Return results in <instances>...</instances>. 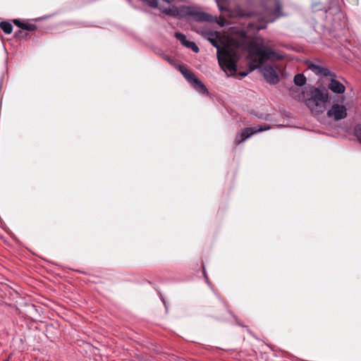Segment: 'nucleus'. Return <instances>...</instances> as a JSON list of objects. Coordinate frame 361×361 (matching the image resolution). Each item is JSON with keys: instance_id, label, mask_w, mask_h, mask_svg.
<instances>
[{"instance_id": "4be33fe9", "label": "nucleus", "mask_w": 361, "mask_h": 361, "mask_svg": "<svg viewBox=\"0 0 361 361\" xmlns=\"http://www.w3.org/2000/svg\"><path fill=\"white\" fill-rule=\"evenodd\" d=\"M191 41H188L187 39L184 42V43L183 44V46H185V47H187V44H188V43H190Z\"/></svg>"}, {"instance_id": "412c9836", "label": "nucleus", "mask_w": 361, "mask_h": 361, "mask_svg": "<svg viewBox=\"0 0 361 361\" xmlns=\"http://www.w3.org/2000/svg\"><path fill=\"white\" fill-rule=\"evenodd\" d=\"M203 274H204V278H205V279H206L207 283L209 285H210V283H209V281L208 277H207V274H206V272H205L204 269L203 270Z\"/></svg>"}, {"instance_id": "2eb2a0df", "label": "nucleus", "mask_w": 361, "mask_h": 361, "mask_svg": "<svg viewBox=\"0 0 361 361\" xmlns=\"http://www.w3.org/2000/svg\"><path fill=\"white\" fill-rule=\"evenodd\" d=\"M294 83L297 86H303L306 83V78L302 74H297L294 77Z\"/></svg>"}, {"instance_id": "393cba45", "label": "nucleus", "mask_w": 361, "mask_h": 361, "mask_svg": "<svg viewBox=\"0 0 361 361\" xmlns=\"http://www.w3.org/2000/svg\"><path fill=\"white\" fill-rule=\"evenodd\" d=\"M164 306H165L166 309L167 310V306H166V302L164 301Z\"/></svg>"}, {"instance_id": "f03ea898", "label": "nucleus", "mask_w": 361, "mask_h": 361, "mask_svg": "<svg viewBox=\"0 0 361 361\" xmlns=\"http://www.w3.org/2000/svg\"><path fill=\"white\" fill-rule=\"evenodd\" d=\"M249 55L252 60L256 63V68L262 66L266 61L270 59L281 60L283 59L282 54L276 52L264 45V39L252 42L248 46Z\"/></svg>"}, {"instance_id": "6ab92c4d", "label": "nucleus", "mask_w": 361, "mask_h": 361, "mask_svg": "<svg viewBox=\"0 0 361 361\" xmlns=\"http://www.w3.org/2000/svg\"><path fill=\"white\" fill-rule=\"evenodd\" d=\"M187 48L191 49L192 51H194L195 53H197L200 51L197 45L194 42L192 41L190 43H188V44H187Z\"/></svg>"}, {"instance_id": "f257e3e1", "label": "nucleus", "mask_w": 361, "mask_h": 361, "mask_svg": "<svg viewBox=\"0 0 361 361\" xmlns=\"http://www.w3.org/2000/svg\"><path fill=\"white\" fill-rule=\"evenodd\" d=\"M208 40L217 49V59L221 68L225 72L233 74L237 70L238 56L235 51L228 47H220L216 32H210Z\"/></svg>"}, {"instance_id": "f3484780", "label": "nucleus", "mask_w": 361, "mask_h": 361, "mask_svg": "<svg viewBox=\"0 0 361 361\" xmlns=\"http://www.w3.org/2000/svg\"><path fill=\"white\" fill-rule=\"evenodd\" d=\"M175 37L180 41V42L183 44L184 43V42L186 40V36L181 33V32H175Z\"/></svg>"}, {"instance_id": "b1692460", "label": "nucleus", "mask_w": 361, "mask_h": 361, "mask_svg": "<svg viewBox=\"0 0 361 361\" xmlns=\"http://www.w3.org/2000/svg\"><path fill=\"white\" fill-rule=\"evenodd\" d=\"M165 59L167 60L168 61H169V58L168 56H165Z\"/></svg>"}, {"instance_id": "7ed1b4c3", "label": "nucleus", "mask_w": 361, "mask_h": 361, "mask_svg": "<svg viewBox=\"0 0 361 361\" xmlns=\"http://www.w3.org/2000/svg\"><path fill=\"white\" fill-rule=\"evenodd\" d=\"M274 8H266L263 13L256 15L257 23L251 22L248 23V27L260 30L267 27V25L269 23L274 22L276 19L283 16L281 11V4L279 0H274Z\"/></svg>"}, {"instance_id": "20e7f679", "label": "nucleus", "mask_w": 361, "mask_h": 361, "mask_svg": "<svg viewBox=\"0 0 361 361\" xmlns=\"http://www.w3.org/2000/svg\"><path fill=\"white\" fill-rule=\"evenodd\" d=\"M329 99L327 90L314 88L311 92L310 98L307 99L306 104L312 112L319 114L324 111Z\"/></svg>"}, {"instance_id": "dca6fc26", "label": "nucleus", "mask_w": 361, "mask_h": 361, "mask_svg": "<svg viewBox=\"0 0 361 361\" xmlns=\"http://www.w3.org/2000/svg\"><path fill=\"white\" fill-rule=\"evenodd\" d=\"M22 25L21 29L24 30L34 31L37 29V26L34 24L23 23Z\"/></svg>"}, {"instance_id": "ddd939ff", "label": "nucleus", "mask_w": 361, "mask_h": 361, "mask_svg": "<svg viewBox=\"0 0 361 361\" xmlns=\"http://www.w3.org/2000/svg\"><path fill=\"white\" fill-rule=\"evenodd\" d=\"M179 69L180 73L183 75L189 83H190L192 80L196 78L195 74L185 66H180Z\"/></svg>"}, {"instance_id": "aec40b11", "label": "nucleus", "mask_w": 361, "mask_h": 361, "mask_svg": "<svg viewBox=\"0 0 361 361\" xmlns=\"http://www.w3.org/2000/svg\"><path fill=\"white\" fill-rule=\"evenodd\" d=\"M13 23L17 25L18 27L21 28V26H23L22 25H23V23L20 22V20L19 19H14L13 20Z\"/></svg>"}, {"instance_id": "1a4fd4ad", "label": "nucleus", "mask_w": 361, "mask_h": 361, "mask_svg": "<svg viewBox=\"0 0 361 361\" xmlns=\"http://www.w3.org/2000/svg\"><path fill=\"white\" fill-rule=\"evenodd\" d=\"M262 73L266 81L270 84H276L279 81V77L276 70L270 65H265L261 68Z\"/></svg>"}, {"instance_id": "5701e85b", "label": "nucleus", "mask_w": 361, "mask_h": 361, "mask_svg": "<svg viewBox=\"0 0 361 361\" xmlns=\"http://www.w3.org/2000/svg\"><path fill=\"white\" fill-rule=\"evenodd\" d=\"M241 75H242V76H245V75H247V73H241Z\"/></svg>"}, {"instance_id": "9d476101", "label": "nucleus", "mask_w": 361, "mask_h": 361, "mask_svg": "<svg viewBox=\"0 0 361 361\" xmlns=\"http://www.w3.org/2000/svg\"><path fill=\"white\" fill-rule=\"evenodd\" d=\"M328 88L336 94H343L345 90V87L335 78H331L328 84Z\"/></svg>"}, {"instance_id": "a878e982", "label": "nucleus", "mask_w": 361, "mask_h": 361, "mask_svg": "<svg viewBox=\"0 0 361 361\" xmlns=\"http://www.w3.org/2000/svg\"><path fill=\"white\" fill-rule=\"evenodd\" d=\"M6 361H8V360H6Z\"/></svg>"}, {"instance_id": "a211bd4d", "label": "nucleus", "mask_w": 361, "mask_h": 361, "mask_svg": "<svg viewBox=\"0 0 361 361\" xmlns=\"http://www.w3.org/2000/svg\"><path fill=\"white\" fill-rule=\"evenodd\" d=\"M355 135L361 143V125H357L355 127L354 130Z\"/></svg>"}, {"instance_id": "6e6552de", "label": "nucleus", "mask_w": 361, "mask_h": 361, "mask_svg": "<svg viewBox=\"0 0 361 361\" xmlns=\"http://www.w3.org/2000/svg\"><path fill=\"white\" fill-rule=\"evenodd\" d=\"M268 129H269V127L267 126H264V128H246L242 130V131L236 135L235 139V143L238 145L245 141V140H247V138H249L250 137H251L252 135L257 133L264 131Z\"/></svg>"}, {"instance_id": "39448f33", "label": "nucleus", "mask_w": 361, "mask_h": 361, "mask_svg": "<svg viewBox=\"0 0 361 361\" xmlns=\"http://www.w3.org/2000/svg\"><path fill=\"white\" fill-rule=\"evenodd\" d=\"M345 97L342 96L340 100H336L335 97H330L329 102H332L326 111V116L334 121H340L347 117V108L343 104Z\"/></svg>"}, {"instance_id": "9b49d317", "label": "nucleus", "mask_w": 361, "mask_h": 361, "mask_svg": "<svg viewBox=\"0 0 361 361\" xmlns=\"http://www.w3.org/2000/svg\"><path fill=\"white\" fill-rule=\"evenodd\" d=\"M190 84L199 93L202 94L208 93V90L205 85L197 77L193 80H192Z\"/></svg>"}, {"instance_id": "f8f14e48", "label": "nucleus", "mask_w": 361, "mask_h": 361, "mask_svg": "<svg viewBox=\"0 0 361 361\" xmlns=\"http://www.w3.org/2000/svg\"><path fill=\"white\" fill-rule=\"evenodd\" d=\"M310 68H312V71L323 76L336 77V74L330 71L329 69H328L327 68L320 67L319 66L314 64H312Z\"/></svg>"}, {"instance_id": "4468645a", "label": "nucleus", "mask_w": 361, "mask_h": 361, "mask_svg": "<svg viewBox=\"0 0 361 361\" xmlns=\"http://www.w3.org/2000/svg\"><path fill=\"white\" fill-rule=\"evenodd\" d=\"M0 27L6 34H11L13 30V25L7 21L0 23Z\"/></svg>"}, {"instance_id": "0eeeda50", "label": "nucleus", "mask_w": 361, "mask_h": 361, "mask_svg": "<svg viewBox=\"0 0 361 361\" xmlns=\"http://www.w3.org/2000/svg\"><path fill=\"white\" fill-rule=\"evenodd\" d=\"M216 1L219 11L221 13H225V16L228 18H245L254 16L253 13L246 12L239 6H236L234 8H232L230 3L227 0H216Z\"/></svg>"}, {"instance_id": "423d86ee", "label": "nucleus", "mask_w": 361, "mask_h": 361, "mask_svg": "<svg viewBox=\"0 0 361 361\" xmlns=\"http://www.w3.org/2000/svg\"><path fill=\"white\" fill-rule=\"evenodd\" d=\"M182 18H188L195 22H211L212 16L203 12L199 7L181 6Z\"/></svg>"}]
</instances>
